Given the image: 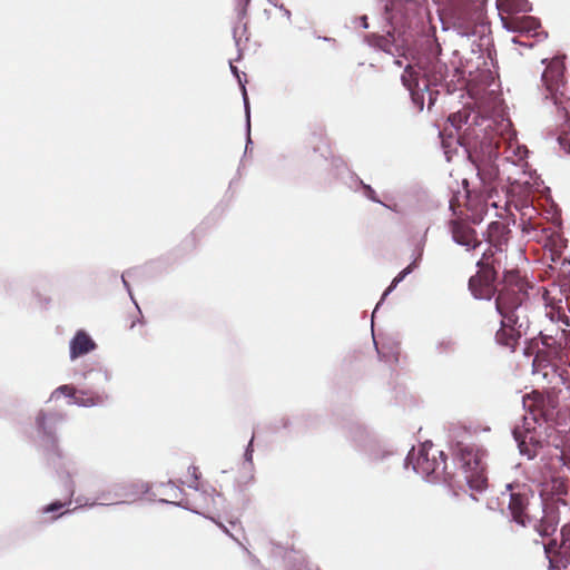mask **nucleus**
Returning a JSON list of instances; mask_svg holds the SVG:
<instances>
[{
    "mask_svg": "<svg viewBox=\"0 0 570 570\" xmlns=\"http://www.w3.org/2000/svg\"><path fill=\"white\" fill-rule=\"evenodd\" d=\"M527 286L518 271H507L503 275V286L495 298V309L501 316V327L495 333V342L510 351L515 350L530 326L525 304Z\"/></svg>",
    "mask_w": 570,
    "mask_h": 570,
    "instance_id": "f257e3e1",
    "label": "nucleus"
},
{
    "mask_svg": "<svg viewBox=\"0 0 570 570\" xmlns=\"http://www.w3.org/2000/svg\"><path fill=\"white\" fill-rule=\"evenodd\" d=\"M448 66L438 58L421 61L414 66L407 63L401 76L403 86L409 90L412 104L422 111L428 101V109L435 104L440 88L450 92L446 81Z\"/></svg>",
    "mask_w": 570,
    "mask_h": 570,
    "instance_id": "f03ea898",
    "label": "nucleus"
},
{
    "mask_svg": "<svg viewBox=\"0 0 570 570\" xmlns=\"http://www.w3.org/2000/svg\"><path fill=\"white\" fill-rule=\"evenodd\" d=\"M449 121L455 130L463 129V136L472 159L488 165L498 158V146L494 137L489 131L495 124L493 118L463 109L451 114Z\"/></svg>",
    "mask_w": 570,
    "mask_h": 570,
    "instance_id": "7ed1b4c3",
    "label": "nucleus"
},
{
    "mask_svg": "<svg viewBox=\"0 0 570 570\" xmlns=\"http://www.w3.org/2000/svg\"><path fill=\"white\" fill-rule=\"evenodd\" d=\"M416 1V11L409 14L405 0H380V2L384 3L385 20L390 23L392 30H387L384 36H373L371 45L392 56L394 58L393 62L399 67L403 65L400 58L404 56V47L402 43H399L394 33L404 32L405 28L412 26L413 19L421 10V0Z\"/></svg>",
    "mask_w": 570,
    "mask_h": 570,
    "instance_id": "20e7f679",
    "label": "nucleus"
},
{
    "mask_svg": "<svg viewBox=\"0 0 570 570\" xmlns=\"http://www.w3.org/2000/svg\"><path fill=\"white\" fill-rule=\"evenodd\" d=\"M522 401L528 414L523 415L521 424L513 428L512 434L520 454L527 460H532L541 449V433L538 432V428H541L543 414L541 410L533 409L534 403L530 397L523 396Z\"/></svg>",
    "mask_w": 570,
    "mask_h": 570,
    "instance_id": "39448f33",
    "label": "nucleus"
},
{
    "mask_svg": "<svg viewBox=\"0 0 570 570\" xmlns=\"http://www.w3.org/2000/svg\"><path fill=\"white\" fill-rule=\"evenodd\" d=\"M511 122L509 119H501L500 122L494 124L492 129H490V135L494 137L495 145L498 146V158L492 163L484 165L480 163V167H497L499 168L500 159L503 164H510L514 167L520 168L524 171V167H527V156L528 149L525 146L520 145L518 140L510 132Z\"/></svg>",
    "mask_w": 570,
    "mask_h": 570,
    "instance_id": "423d86ee",
    "label": "nucleus"
},
{
    "mask_svg": "<svg viewBox=\"0 0 570 570\" xmlns=\"http://www.w3.org/2000/svg\"><path fill=\"white\" fill-rule=\"evenodd\" d=\"M564 56L553 57L547 65L541 80L544 98L566 114L570 111V85L564 81Z\"/></svg>",
    "mask_w": 570,
    "mask_h": 570,
    "instance_id": "0eeeda50",
    "label": "nucleus"
},
{
    "mask_svg": "<svg viewBox=\"0 0 570 570\" xmlns=\"http://www.w3.org/2000/svg\"><path fill=\"white\" fill-rule=\"evenodd\" d=\"M65 421V415L61 413L52 412L46 413L40 411L36 416V425L39 434L49 443L48 460H63L65 455L59 448L57 429L58 425Z\"/></svg>",
    "mask_w": 570,
    "mask_h": 570,
    "instance_id": "6e6552de",
    "label": "nucleus"
},
{
    "mask_svg": "<svg viewBox=\"0 0 570 570\" xmlns=\"http://www.w3.org/2000/svg\"><path fill=\"white\" fill-rule=\"evenodd\" d=\"M61 395L69 399L68 403L81 407L104 406L109 401V394L106 391L79 390L71 385H60L52 391L50 401L59 399Z\"/></svg>",
    "mask_w": 570,
    "mask_h": 570,
    "instance_id": "1a4fd4ad",
    "label": "nucleus"
},
{
    "mask_svg": "<svg viewBox=\"0 0 570 570\" xmlns=\"http://www.w3.org/2000/svg\"><path fill=\"white\" fill-rule=\"evenodd\" d=\"M478 266H480V273L470 278L469 288L475 298L490 299L497 291L494 286L495 273L482 259L478 262Z\"/></svg>",
    "mask_w": 570,
    "mask_h": 570,
    "instance_id": "9d476101",
    "label": "nucleus"
},
{
    "mask_svg": "<svg viewBox=\"0 0 570 570\" xmlns=\"http://www.w3.org/2000/svg\"><path fill=\"white\" fill-rule=\"evenodd\" d=\"M502 26L510 32L524 33L532 37H538L540 22L537 18L531 16L511 17L505 18L500 13Z\"/></svg>",
    "mask_w": 570,
    "mask_h": 570,
    "instance_id": "9b49d317",
    "label": "nucleus"
},
{
    "mask_svg": "<svg viewBox=\"0 0 570 570\" xmlns=\"http://www.w3.org/2000/svg\"><path fill=\"white\" fill-rule=\"evenodd\" d=\"M454 460L460 463H482L488 458V452L482 446L474 443H462L459 442L452 449Z\"/></svg>",
    "mask_w": 570,
    "mask_h": 570,
    "instance_id": "f8f14e48",
    "label": "nucleus"
},
{
    "mask_svg": "<svg viewBox=\"0 0 570 570\" xmlns=\"http://www.w3.org/2000/svg\"><path fill=\"white\" fill-rule=\"evenodd\" d=\"M452 239L466 250L475 249L481 246V242L476 238L475 230L466 224L452 222L451 224Z\"/></svg>",
    "mask_w": 570,
    "mask_h": 570,
    "instance_id": "ddd939ff",
    "label": "nucleus"
},
{
    "mask_svg": "<svg viewBox=\"0 0 570 570\" xmlns=\"http://www.w3.org/2000/svg\"><path fill=\"white\" fill-rule=\"evenodd\" d=\"M95 341L85 331L79 330L76 332L69 343L70 360H76L83 356L96 348Z\"/></svg>",
    "mask_w": 570,
    "mask_h": 570,
    "instance_id": "4468645a",
    "label": "nucleus"
},
{
    "mask_svg": "<svg viewBox=\"0 0 570 570\" xmlns=\"http://www.w3.org/2000/svg\"><path fill=\"white\" fill-rule=\"evenodd\" d=\"M510 233L508 226L502 222H491L487 229V239L490 245L495 247L498 250L502 249V245L508 240V234Z\"/></svg>",
    "mask_w": 570,
    "mask_h": 570,
    "instance_id": "2eb2a0df",
    "label": "nucleus"
},
{
    "mask_svg": "<svg viewBox=\"0 0 570 570\" xmlns=\"http://www.w3.org/2000/svg\"><path fill=\"white\" fill-rule=\"evenodd\" d=\"M433 449L434 445L431 441L423 442L420 444L417 450L412 446L404 460V463H438L435 456L432 459L429 458V454Z\"/></svg>",
    "mask_w": 570,
    "mask_h": 570,
    "instance_id": "dca6fc26",
    "label": "nucleus"
},
{
    "mask_svg": "<svg viewBox=\"0 0 570 570\" xmlns=\"http://www.w3.org/2000/svg\"><path fill=\"white\" fill-rule=\"evenodd\" d=\"M236 14H237V23L233 28V38L236 45H239L243 35L246 32V23H243V20L246 17L247 7L252 0H236Z\"/></svg>",
    "mask_w": 570,
    "mask_h": 570,
    "instance_id": "f3484780",
    "label": "nucleus"
},
{
    "mask_svg": "<svg viewBox=\"0 0 570 570\" xmlns=\"http://www.w3.org/2000/svg\"><path fill=\"white\" fill-rule=\"evenodd\" d=\"M509 510L511 512L512 520L524 527L527 518L523 514L524 499L522 495L514 493L509 494Z\"/></svg>",
    "mask_w": 570,
    "mask_h": 570,
    "instance_id": "a211bd4d",
    "label": "nucleus"
},
{
    "mask_svg": "<svg viewBox=\"0 0 570 570\" xmlns=\"http://www.w3.org/2000/svg\"><path fill=\"white\" fill-rule=\"evenodd\" d=\"M230 65V71L233 72V75L237 78L238 80V83L242 88V95H243V102H244V109H245V116H246V129H247V141H246V147H245V153L247 151L248 149V146L249 144H252V139H250V109H249V101H248V97H247V91H246V88H245V85L243 82V79L239 75V71L237 69V67L233 66L232 63Z\"/></svg>",
    "mask_w": 570,
    "mask_h": 570,
    "instance_id": "6ab92c4d",
    "label": "nucleus"
},
{
    "mask_svg": "<svg viewBox=\"0 0 570 570\" xmlns=\"http://www.w3.org/2000/svg\"><path fill=\"white\" fill-rule=\"evenodd\" d=\"M497 7L500 12L509 14L531 11L528 0H497Z\"/></svg>",
    "mask_w": 570,
    "mask_h": 570,
    "instance_id": "aec40b11",
    "label": "nucleus"
},
{
    "mask_svg": "<svg viewBox=\"0 0 570 570\" xmlns=\"http://www.w3.org/2000/svg\"><path fill=\"white\" fill-rule=\"evenodd\" d=\"M414 263L402 269L392 281L391 285L384 291L381 301L376 304L374 312L372 313V320L374 318L377 309L382 302L394 291V288L410 274L412 273Z\"/></svg>",
    "mask_w": 570,
    "mask_h": 570,
    "instance_id": "412c9836",
    "label": "nucleus"
},
{
    "mask_svg": "<svg viewBox=\"0 0 570 570\" xmlns=\"http://www.w3.org/2000/svg\"><path fill=\"white\" fill-rule=\"evenodd\" d=\"M414 263L402 269L392 281L391 285L384 291L381 301L376 304L374 312L372 313V320L374 318L377 309L382 302L394 291V288L410 274L412 273Z\"/></svg>",
    "mask_w": 570,
    "mask_h": 570,
    "instance_id": "4be33fe9",
    "label": "nucleus"
},
{
    "mask_svg": "<svg viewBox=\"0 0 570 570\" xmlns=\"http://www.w3.org/2000/svg\"><path fill=\"white\" fill-rule=\"evenodd\" d=\"M85 380H89L94 384L107 383L111 380V373L105 367H98L82 373Z\"/></svg>",
    "mask_w": 570,
    "mask_h": 570,
    "instance_id": "5701e85b",
    "label": "nucleus"
},
{
    "mask_svg": "<svg viewBox=\"0 0 570 570\" xmlns=\"http://www.w3.org/2000/svg\"><path fill=\"white\" fill-rule=\"evenodd\" d=\"M412 471L428 483H436L439 481L434 465H412Z\"/></svg>",
    "mask_w": 570,
    "mask_h": 570,
    "instance_id": "b1692460",
    "label": "nucleus"
},
{
    "mask_svg": "<svg viewBox=\"0 0 570 570\" xmlns=\"http://www.w3.org/2000/svg\"><path fill=\"white\" fill-rule=\"evenodd\" d=\"M354 184H355V186H351V187L354 188V190L361 189L362 194L365 198L370 199L371 202L381 204L384 207L391 208L390 206H387L386 204H384L382 200H380L377 198L375 190L370 185L363 183V180H361L360 178H355Z\"/></svg>",
    "mask_w": 570,
    "mask_h": 570,
    "instance_id": "393cba45",
    "label": "nucleus"
},
{
    "mask_svg": "<svg viewBox=\"0 0 570 570\" xmlns=\"http://www.w3.org/2000/svg\"><path fill=\"white\" fill-rule=\"evenodd\" d=\"M456 341L451 336H444L436 341L435 351L439 355H448L454 353Z\"/></svg>",
    "mask_w": 570,
    "mask_h": 570,
    "instance_id": "a878e982",
    "label": "nucleus"
},
{
    "mask_svg": "<svg viewBox=\"0 0 570 570\" xmlns=\"http://www.w3.org/2000/svg\"><path fill=\"white\" fill-rule=\"evenodd\" d=\"M547 316L553 323H561L564 326H569L568 316L561 305L558 307H551L550 311L547 312Z\"/></svg>",
    "mask_w": 570,
    "mask_h": 570,
    "instance_id": "bb28decb",
    "label": "nucleus"
},
{
    "mask_svg": "<svg viewBox=\"0 0 570 570\" xmlns=\"http://www.w3.org/2000/svg\"><path fill=\"white\" fill-rule=\"evenodd\" d=\"M462 468L464 470L463 472L465 474V480H466V483L469 484L470 489L476 490V491H482L485 489V479L479 478L475 481H472L469 479L468 473L470 472L472 465H462Z\"/></svg>",
    "mask_w": 570,
    "mask_h": 570,
    "instance_id": "cd10ccee",
    "label": "nucleus"
},
{
    "mask_svg": "<svg viewBox=\"0 0 570 570\" xmlns=\"http://www.w3.org/2000/svg\"><path fill=\"white\" fill-rule=\"evenodd\" d=\"M66 505V503H61V502H52L50 504H48L47 507L43 508L42 512L43 513H51V512H55V511H58L60 510L61 508H63Z\"/></svg>",
    "mask_w": 570,
    "mask_h": 570,
    "instance_id": "c85d7f7f",
    "label": "nucleus"
},
{
    "mask_svg": "<svg viewBox=\"0 0 570 570\" xmlns=\"http://www.w3.org/2000/svg\"><path fill=\"white\" fill-rule=\"evenodd\" d=\"M405 1H406L407 13L409 14L414 13L417 9V1L416 0H405Z\"/></svg>",
    "mask_w": 570,
    "mask_h": 570,
    "instance_id": "c756f323",
    "label": "nucleus"
},
{
    "mask_svg": "<svg viewBox=\"0 0 570 570\" xmlns=\"http://www.w3.org/2000/svg\"><path fill=\"white\" fill-rule=\"evenodd\" d=\"M244 459L246 463H252L253 461V451L249 449V446L246 449L244 453Z\"/></svg>",
    "mask_w": 570,
    "mask_h": 570,
    "instance_id": "7c9ffc66",
    "label": "nucleus"
},
{
    "mask_svg": "<svg viewBox=\"0 0 570 570\" xmlns=\"http://www.w3.org/2000/svg\"><path fill=\"white\" fill-rule=\"evenodd\" d=\"M356 20L360 22L362 28H364V29L368 28L367 17L366 16H361Z\"/></svg>",
    "mask_w": 570,
    "mask_h": 570,
    "instance_id": "2f4dec72",
    "label": "nucleus"
},
{
    "mask_svg": "<svg viewBox=\"0 0 570 570\" xmlns=\"http://www.w3.org/2000/svg\"><path fill=\"white\" fill-rule=\"evenodd\" d=\"M121 282H122L124 286L126 287V289L128 291V293H129V295H130L131 299L134 301V297H132V294H131V291H130L129 284H128V282L126 281V278H125V275H124V274L121 275Z\"/></svg>",
    "mask_w": 570,
    "mask_h": 570,
    "instance_id": "473e14b6",
    "label": "nucleus"
},
{
    "mask_svg": "<svg viewBox=\"0 0 570 570\" xmlns=\"http://www.w3.org/2000/svg\"><path fill=\"white\" fill-rule=\"evenodd\" d=\"M435 452H438V454H439V456H440L441 462H442V463H446V460H448L446 454H445L443 451H441V450H436Z\"/></svg>",
    "mask_w": 570,
    "mask_h": 570,
    "instance_id": "72a5a7b5",
    "label": "nucleus"
},
{
    "mask_svg": "<svg viewBox=\"0 0 570 570\" xmlns=\"http://www.w3.org/2000/svg\"><path fill=\"white\" fill-rule=\"evenodd\" d=\"M279 9L284 12V16L287 18V20H291V11L284 8L283 4L279 6Z\"/></svg>",
    "mask_w": 570,
    "mask_h": 570,
    "instance_id": "f704fd0d",
    "label": "nucleus"
},
{
    "mask_svg": "<svg viewBox=\"0 0 570 570\" xmlns=\"http://www.w3.org/2000/svg\"><path fill=\"white\" fill-rule=\"evenodd\" d=\"M558 141H559L560 146H561L563 149H566L567 151H570V147H569V148H567V147H566V145H564V138L559 137V138H558Z\"/></svg>",
    "mask_w": 570,
    "mask_h": 570,
    "instance_id": "c9c22d12",
    "label": "nucleus"
},
{
    "mask_svg": "<svg viewBox=\"0 0 570 570\" xmlns=\"http://www.w3.org/2000/svg\"><path fill=\"white\" fill-rule=\"evenodd\" d=\"M188 470L190 471L191 475H194L196 478V470H197L196 465H190Z\"/></svg>",
    "mask_w": 570,
    "mask_h": 570,
    "instance_id": "e433bc0d",
    "label": "nucleus"
},
{
    "mask_svg": "<svg viewBox=\"0 0 570 570\" xmlns=\"http://www.w3.org/2000/svg\"><path fill=\"white\" fill-rule=\"evenodd\" d=\"M218 525L225 531V533L229 534L228 530L220 523H218Z\"/></svg>",
    "mask_w": 570,
    "mask_h": 570,
    "instance_id": "4c0bfd02",
    "label": "nucleus"
},
{
    "mask_svg": "<svg viewBox=\"0 0 570 570\" xmlns=\"http://www.w3.org/2000/svg\"><path fill=\"white\" fill-rule=\"evenodd\" d=\"M196 483H197V480H194V481H193V483H189L188 485H189V487H195V488H196V487H197V485H196Z\"/></svg>",
    "mask_w": 570,
    "mask_h": 570,
    "instance_id": "58836bf2",
    "label": "nucleus"
},
{
    "mask_svg": "<svg viewBox=\"0 0 570 570\" xmlns=\"http://www.w3.org/2000/svg\"><path fill=\"white\" fill-rule=\"evenodd\" d=\"M196 483H197V480H194V481H193V483H189L188 485H189V487H195V488H196V487H197V485H196Z\"/></svg>",
    "mask_w": 570,
    "mask_h": 570,
    "instance_id": "ea45409f",
    "label": "nucleus"
},
{
    "mask_svg": "<svg viewBox=\"0 0 570 570\" xmlns=\"http://www.w3.org/2000/svg\"><path fill=\"white\" fill-rule=\"evenodd\" d=\"M196 483H197V480H194V481H193V483H189L188 485H189V487H195V488H196V487H197V485H196Z\"/></svg>",
    "mask_w": 570,
    "mask_h": 570,
    "instance_id": "a19ab883",
    "label": "nucleus"
},
{
    "mask_svg": "<svg viewBox=\"0 0 570 570\" xmlns=\"http://www.w3.org/2000/svg\"><path fill=\"white\" fill-rule=\"evenodd\" d=\"M73 494V489H70L69 490V497H71Z\"/></svg>",
    "mask_w": 570,
    "mask_h": 570,
    "instance_id": "79ce46f5",
    "label": "nucleus"
},
{
    "mask_svg": "<svg viewBox=\"0 0 570 570\" xmlns=\"http://www.w3.org/2000/svg\"><path fill=\"white\" fill-rule=\"evenodd\" d=\"M269 3L274 4L275 7H277L276 3H274V0H268Z\"/></svg>",
    "mask_w": 570,
    "mask_h": 570,
    "instance_id": "37998d69",
    "label": "nucleus"
},
{
    "mask_svg": "<svg viewBox=\"0 0 570 570\" xmlns=\"http://www.w3.org/2000/svg\"><path fill=\"white\" fill-rule=\"evenodd\" d=\"M511 488H512V487H511V484H508V485H507V490H508V491H510V490H511Z\"/></svg>",
    "mask_w": 570,
    "mask_h": 570,
    "instance_id": "c03bdc74",
    "label": "nucleus"
}]
</instances>
